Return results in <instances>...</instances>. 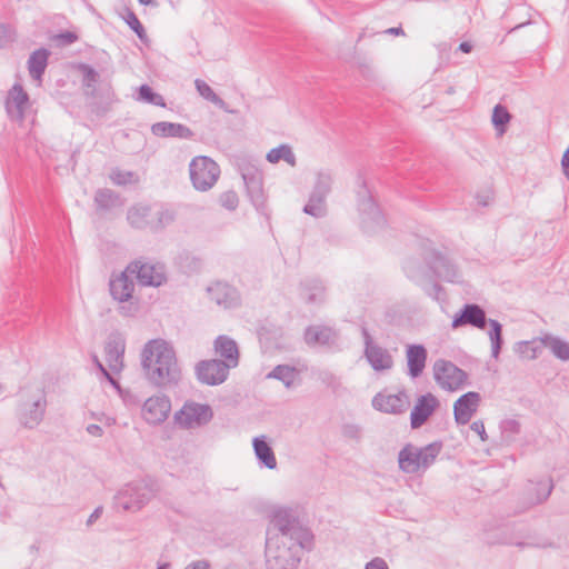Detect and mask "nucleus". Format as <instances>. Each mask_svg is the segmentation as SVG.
<instances>
[{
    "label": "nucleus",
    "mask_w": 569,
    "mask_h": 569,
    "mask_svg": "<svg viewBox=\"0 0 569 569\" xmlns=\"http://www.w3.org/2000/svg\"><path fill=\"white\" fill-rule=\"evenodd\" d=\"M144 378L159 389L176 386L181 370L173 347L163 339H152L144 343Z\"/></svg>",
    "instance_id": "nucleus-1"
},
{
    "label": "nucleus",
    "mask_w": 569,
    "mask_h": 569,
    "mask_svg": "<svg viewBox=\"0 0 569 569\" xmlns=\"http://www.w3.org/2000/svg\"><path fill=\"white\" fill-rule=\"evenodd\" d=\"M134 280L142 284V260L136 259L123 271L112 272L109 280V292L113 300L120 303L119 313L133 317L140 310L139 300H133Z\"/></svg>",
    "instance_id": "nucleus-2"
},
{
    "label": "nucleus",
    "mask_w": 569,
    "mask_h": 569,
    "mask_svg": "<svg viewBox=\"0 0 569 569\" xmlns=\"http://www.w3.org/2000/svg\"><path fill=\"white\" fill-rule=\"evenodd\" d=\"M441 449V441H435L421 448L407 443L398 455L399 468L406 473L426 471L435 462Z\"/></svg>",
    "instance_id": "nucleus-3"
},
{
    "label": "nucleus",
    "mask_w": 569,
    "mask_h": 569,
    "mask_svg": "<svg viewBox=\"0 0 569 569\" xmlns=\"http://www.w3.org/2000/svg\"><path fill=\"white\" fill-rule=\"evenodd\" d=\"M266 557L267 569H296L301 560L300 547L284 539L268 537Z\"/></svg>",
    "instance_id": "nucleus-4"
},
{
    "label": "nucleus",
    "mask_w": 569,
    "mask_h": 569,
    "mask_svg": "<svg viewBox=\"0 0 569 569\" xmlns=\"http://www.w3.org/2000/svg\"><path fill=\"white\" fill-rule=\"evenodd\" d=\"M190 180L199 191L210 190L219 179L220 168L216 161L206 156H199L189 164Z\"/></svg>",
    "instance_id": "nucleus-5"
},
{
    "label": "nucleus",
    "mask_w": 569,
    "mask_h": 569,
    "mask_svg": "<svg viewBox=\"0 0 569 569\" xmlns=\"http://www.w3.org/2000/svg\"><path fill=\"white\" fill-rule=\"evenodd\" d=\"M213 418V411L209 405L186 401L174 416V422L182 429H194L206 426Z\"/></svg>",
    "instance_id": "nucleus-6"
},
{
    "label": "nucleus",
    "mask_w": 569,
    "mask_h": 569,
    "mask_svg": "<svg viewBox=\"0 0 569 569\" xmlns=\"http://www.w3.org/2000/svg\"><path fill=\"white\" fill-rule=\"evenodd\" d=\"M433 377L442 389L449 391L461 389L468 379V375L465 370L445 359H439L435 362Z\"/></svg>",
    "instance_id": "nucleus-7"
},
{
    "label": "nucleus",
    "mask_w": 569,
    "mask_h": 569,
    "mask_svg": "<svg viewBox=\"0 0 569 569\" xmlns=\"http://www.w3.org/2000/svg\"><path fill=\"white\" fill-rule=\"evenodd\" d=\"M47 410L44 392L36 399L22 400L16 409V417L21 427L26 429L37 428L43 420Z\"/></svg>",
    "instance_id": "nucleus-8"
},
{
    "label": "nucleus",
    "mask_w": 569,
    "mask_h": 569,
    "mask_svg": "<svg viewBox=\"0 0 569 569\" xmlns=\"http://www.w3.org/2000/svg\"><path fill=\"white\" fill-rule=\"evenodd\" d=\"M332 177L328 172H319L303 212L315 218H321L327 212L326 198L331 190Z\"/></svg>",
    "instance_id": "nucleus-9"
},
{
    "label": "nucleus",
    "mask_w": 569,
    "mask_h": 569,
    "mask_svg": "<svg viewBox=\"0 0 569 569\" xmlns=\"http://www.w3.org/2000/svg\"><path fill=\"white\" fill-rule=\"evenodd\" d=\"M238 169L247 187L248 196L252 204L259 209L264 206L262 178L258 168L246 159L238 161Z\"/></svg>",
    "instance_id": "nucleus-10"
},
{
    "label": "nucleus",
    "mask_w": 569,
    "mask_h": 569,
    "mask_svg": "<svg viewBox=\"0 0 569 569\" xmlns=\"http://www.w3.org/2000/svg\"><path fill=\"white\" fill-rule=\"evenodd\" d=\"M230 369L219 359L201 360L196 365V376L203 385L218 386L227 380Z\"/></svg>",
    "instance_id": "nucleus-11"
},
{
    "label": "nucleus",
    "mask_w": 569,
    "mask_h": 569,
    "mask_svg": "<svg viewBox=\"0 0 569 569\" xmlns=\"http://www.w3.org/2000/svg\"><path fill=\"white\" fill-rule=\"evenodd\" d=\"M116 510L136 512L142 509V492L140 482L126 483L113 497Z\"/></svg>",
    "instance_id": "nucleus-12"
},
{
    "label": "nucleus",
    "mask_w": 569,
    "mask_h": 569,
    "mask_svg": "<svg viewBox=\"0 0 569 569\" xmlns=\"http://www.w3.org/2000/svg\"><path fill=\"white\" fill-rule=\"evenodd\" d=\"M486 311L477 303H466L459 312L453 316L451 327L457 329L463 326H471L483 330L488 325Z\"/></svg>",
    "instance_id": "nucleus-13"
},
{
    "label": "nucleus",
    "mask_w": 569,
    "mask_h": 569,
    "mask_svg": "<svg viewBox=\"0 0 569 569\" xmlns=\"http://www.w3.org/2000/svg\"><path fill=\"white\" fill-rule=\"evenodd\" d=\"M171 411V400L164 393L144 399V421L150 425L164 422Z\"/></svg>",
    "instance_id": "nucleus-14"
},
{
    "label": "nucleus",
    "mask_w": 569,
    "mask_h": 569,
    "mask_svg": "<svg viewBox=\"0 0 569 569\" xmlns=\"http://www.w3.org/2000/svg\"><path fill=\"white\" fill-rule=\"evenodd\" d=\"M126 351V339L119 331H112L109 333L104 353L106 360L110 370L114 373H119L123 369V357Z\"/></svg>",
    "instance_id": "nucleus-15"
},
{
    "label": "nucleus",
    "mask_w": 569,
    "mask_h": 569,
    "mask_svg": "<svg viewBox=\"0 0 569 569\" xmlns=\"http://www.w3.org/2000/svg\"><path fill=\"white\" fill-rule=\"evenodd\" d=\"M211 301L224 309L236 308L240 305L238 290L229 283L218 281L207 289Z\"/></svg>",
    "instance_id": "nucleus-16"
},
{
    "label": "nucleus",
    "mask_w": 569,
    "mask_h": 569,
    "mask_svg": "<svg viewBox=\"0 0 569 569\" xmlns=\"http://www.w3.org/2000/svg\"><path fill=\"white\" fill-rule=\"evenodd\" d=\"M481 398L476 391H469L459 397L453 405V416L457 425H467L479 407Z\"/></svg>",
    "instance_id": "nucleus-17"
},
{
    "label": "nucleus",
    "mask_w": 569,
    "mask_h": 569,
    "mask_svg": "<svg viewBox=\"0 0 569 569\" xmlns=\"http://www.w3.org/2000/svg\"><path fill=\"white\" fill-rule=\"evenodd\" d=\"M408 406V397L406 392L400 391L396 395L377 393L372 399V407L381 412L400 415L403 413Z\"/></svg>",
    "instance_id": "nucleus-18"
},
{
    "label": "nucleus",
    "mask_w": 569,
    "mask_h": 569,
    "mask_svg": "<svg viewBox=\"0 0 569 569\" xmlns=\"http://www.w3.org/2000/svg\"><path fill=\"white\" fill-rule=\"evenodd\" d=\"M439 406L438 399L430 392L418 398L411 415L410 423L412 429L420 428Z\"/></svg>",
    "instance_id": "nucleus-19"
},
{
    "label": "nucleus",
    "mask_w": 569,
    "mask_h": 569,
    "mask_svg": "<svg viewBox=\"0 0 569 569\" xmlns=\"http://www.w3.org/2000/svg\"><path fill=\"white\" fill-rule=\"evenodd\" d=\"M29 103V96L20 83H14L8 92L4 107L9 117L18 120L24 118V110Z\"/></svg>",
    "instance_id": "nucleus-20"
},
{
    "label": "nucleus",
    "mask_w": 569,
    "mask_h": 569,
    "mask_svg": "<svg viewBox=\"0 0 569 569\" xmlns=\"http://www.w3.org/2000/svg\"><path fill=\"white\" fill-rule=\"evenodd\" d=\"M151 133L159 138H177L190 140L193 138V131L182 123L160 121L151 126Z\"/></svg>",
    "instance_id": "nucleus-21"
},
{
    "label": "nucleus",
    "mask_w": 569,
    "mask_h": 569,
    "mask_svg": "<svg viewBox=\"0 0 569 569\" xmlns=\"http://www.w3.org/2000/svg\"><path fill=\"white\" fill-rule=\"evenodd\" d=\"M299 525V521L286 509H278L273 511L271 518L272 530H277L278 533L273 537L274 539H284L293 532Z\"/></svg>",
    "instance_id": "nucleus-22"
},
{
    "label": "nucleus",
    "mask_w": 569,
    "mask_h": 569,
    "mask_svg": "<svg viewBox=\"0 0 569 569\" xmlns=\"http://www.w3.org/2000/svg\"><path fill=\"white\" fill-rule=\"evenodd\" d=\"M214 351L229 368H236L239 365V349L237 342L228 336H219L214 340Z\"/></svg>",
    "instance_id": "nucleus-23"
},
{
    "label": "nucleus",
    "mask_w": 569,
    "mask_h": 569,
    "mask_svg": "<svg viewBox=\"0 0 569 569\" xmlns=\"http://www.w3.org/2000/svg\"><path fill=\"white\" fill-rule=\"evenodd\" d=\"M408 375L418 378L423 372L427 361V349L422 345H409L406 351Z\"/></svg>",
    "instance_id": "nucleus-24"
},
{
    "label": "nucleus",
    "mask_w": 569,
    "mask_h": 569,
    "mask_svg": "<svg viewBox=\"0 0 569 569\" xmlns=\"http://www.w3.org/2000/svg\"><path fill=\"white\" fill-rule=\"evenodd\" d=\"M93 204L96 212L104 213L124 204L120 194L109 188H100L94 192Z\"/></svg>",
    "instance_id": "nucleus-25"
},
{
    "label": "nucleus",
    "mask_w": 569,
    "mask_h": 569,
    "mask_svg": "<svg viewBox=\"0 0 569 569\" xmlns=\"http://www.w3.org/2000/svg\"><path fill=\"white\" fill-rule=\"evenodd\" d=\"M365 356L376 371L389 370L393 366V359L390 352L379 345L370 346L365 349Z\"/></svg>",
    "instance_id": "nucleus-26"
},
{
    "label": "nucleus",
    "mask_w": 569,
    "mask_h": 569,
    "mask_svg": "<svg viewBox=\"0 0 569 569\" xmlns=\"http://www.w3.org/2000/svg\"><path fill=\"white\" fill-rule=\"evenodd\" d=\"M51 52L47 48H39L31 52L28 59V70L32 79L41 81L48 67Z\"/></svg>",
    "instance_id": "nucleus-27"
},
{
    "label": "nucleus",
    "mask_w": 569,
    "mask_h": 569,
    "mask_svg": "<svg viewBox=\"0 0 569 569\" xmlns=\"http://www.w3.org/2000/svg\"><path fill=\"white\" fill-rule=\"evenodd\" d=\"M539 342L542 347L548 348L557 359L569 360V342L550 333L539 337Z\"/></svg>",
    "instance_id": "nucleus-28"
},
{
    "label": "nucleus",
    "mask_w": 569,
    "mask_h": 569,
    "mask_svg": "<svg viewBox=\"0 0 569 569\" xmlns=\"http://www.w3.org/2000/svg\"><path fill=\"white\" fill-rule=\"evenodd\" d=\"M168 281V273L164 263L144 262V287H160Z\"/></svg>",
    "instance_id": "nucleus-29"
},
{
    "label": "nucleus",
    "mask_w": 569,
    "mask_h": 569,
    "mask_svg": "<svg viewBox=\"0 0 569 569\" xmlns=\"http://www.w3.org/2000/svg\"><path fill=\"white\" fill-rule=\"evenodd\" d=\"M253 450L260 463L269 469L277 467V459L272 448L267 443L264 437H256L253 439Z\"/></svg>",
    "instance_id": "nucleus-30"
},
{
    "label": "nucleus",
    "mask_w": 569,
    "mask_h": 569,
    "mask_svg": "<svg viewBox=\"0 0 569 569\" xmlns=\"http://www.w3.org/2000/svg\"><path fill=\"white\" fill-rule=\"evenodd\" d=\"M332 329L323 326H309L305 331L307 345H328L333 339Z\"/></svg>",
    "instance_id": "nucleus-31"
},
{
    "label": "nucleus",
    "mask_w": 569,
    "mask_h": 569,
    "mask_svg": "<svg viewBox=\"0 0 569 569\" xmlns=\"http://www.w3.org/2000/svg\"><path fill=\"white\" fill-rule=\"evenodd\" d=\"M298 376L299 372L295 367L278 365L267 375V378L280 380L289 389L295 385Z\"/></svg>",
    "instance_id": "nucleus-32"
},
{
    "label": "nucleus",
    "mask_w": 569,
    "mask_h": 569,
    "mask_svg": "<svg viewBox=\"0 0 569 569\" xmlns=\"http://www.w3.org/2000/svg\"><path fill=\"white\" fill-rule=\"evenodd\" d=\"M117 16L123 20L128 27L137 34V37L142 41V23L140 22L137 14L133 12L131 8H129L126 3H120L116 7Z\"/></svg>",
    "instance_id": "nucleus-33"
},
{
    "label": "nucleus",
    "mask_w": 569,
    "mask_h": 569,
    "mask_svg": "<svg viewBox=\"0 0 569 569\" xmlns=\"http://www.w3.org/2000/svg\"><path fill=\"white\" fill-rule=\"evenodd\" d=\"M431 268L437 277L443 278L447 281H455L457 278L456 267L442 256L435 258Z\"/></svg>",
    "instance_id": "nucleus-34"
},
{
    "label": "nucleus",
    "mask_w": 569,
    "mask_h": 569,
    "mask_svg": "<svg viewBox=\"0 0 569 569\" xmlns=\"http://www.w3.org/2000/svg\"><path fill=\"white\" fill-rule=\"evenodd\" d=\"M488 325L490 326L488 335L491 341V357L498 359L503 345L502 326L495 319H489Z\"/></svg>",
    "instance_id": "nucleus-35"
},
{
    "label": "nucleus",
    "mask_w": 569,
    "mask_h": 569,
    "mask_svg": "<svg viewBox=\"0 0 569 569\" xmlns=\"http://www.w3.org/2000/svg\"><path fill=\"white\" fill-rule=\"evenodd\" d=\"M267 160L270 163H277L280 160H284L291 167L296 166V157L292 152L291 147L288 144H280L279 147L271 149L267 153Z\"/></svg>",
    "instance_id": "nucleus-36"
},
{
    "label": "nucleus",
    "mask_w": 569,
    "mask_h": 569,
    "mask_svg": "<svg viewBox=\"0 0 569 569\" xmlns=\"http://www.w3.org/2000/svg\"><path fill=\"white\" fill-rule=\"evenodd\" d=\"M313 536L309 529H306L298 525L293 532L288 537V542H293L300 547V555L303 549H310L312 546Z\"/></svg>",
    "instance_id": "nucleus-37"
},
{
    "label": "nucleus",
    "mask_w": 569,
    "mask_h": 569,
    "mask_svg": "<svg viewBox=\"0 0 569 569\" xmlns=\"http://www.w3.org/2000/svg\"><path fill=\"white\" fill-rule=\"evenodd\" d=\"M111 181L117 186H128V184H138L140 181L139 174L133 171L121 170L119 168H114L110 172Z\"/></svg>",
    "instance_id": "nucleus-38"
},
{
    "label": "nucleus",
    "mask_w": 569,
    "mask_h": 569,
    "mask_svg": "<svg viewBox=\"0 0 569 569\" xmlns=\"http://www.w3.org/2000/svg\"><path fill=\"white\" fill-rule=\"evenodd\" d=\"M511 119V114L508 109L502 104H497L492 111V124L499 134H503L507 129V124Z\"/></svg>",
    "instance_id": "nucleus-39"
},
{
    "label": "nucleus",
    "mask_w": 569,
    "mask_h": 569,
    "mask_svg": "<svg viewBox=\"0 0 569 569\" xmlns=\"http://www.w3.org/2000/svg\"><path fill=\"white\" fill-rule=\"evenodd\" d=\"M370 211L363 217V228L367 231H373V227H383L386 223L385 217L382 216L380 209L375 204H369Z\"/></svg>",
    "instance_id": "nucleus-40"
},
{
    "label": "nucleus",
    "mask_w": 569,
    "mask_h": 569,
    "mask_svg": "<svg viewBox=\"0 0 569 569\" xmlns=\"http://www.w3.org/2000/svg\"><path fill=\"white\" fill-rule=\"evenodd\" d=\"M174 220V213L173 211L167 209V208H158L153 217L148 221L151 228L153 229H161L169 223H171Z\"/></svg>",
    "instance_id": "nucleus-41"
},
{
    "label": "nucleus",
    "mask_w": 569,
    "mask_h": 569,
    "mask_svg": "<svg viewBox=\"0 0 569 569\" xmlns=\"http://www.w3.org/2000/svg\"><path fill=\"white\" fill-rule=\"evenodd\" d=\"M542 346L539 342V338L532 341H522L519 343V353L527 359H536L541 353Z\"/></svg>",
    "instance_id": "nucleus-42"
},
{
    "label": "nucleus",
    "mask_w": 569,
    "mask_h": 569,
    "mask_svg": "<svg viewBox=\"0 0 569 569\" xmlns=\"http://www.w3.org/2000/svg\"><path fill=\"white\" fill-rule=\"evenodd\" d=\"M78 71L81 72L86 87H93L100 79L99 72L88 63H79Z\"/></svg>",
    "instance_id": "nucleus-43"
},
{
    "label": "nucleus",
    "mask_w": 569,
    "mask_h": 569,
    "mask_svg": "<svg viewBox=\"0 0 569 569\" xmlns=\"http://www.w3.org/2000/svg\"><path fill=\"white\" fill-rule=\"evenodd\" d=\"M194 86H196V89L197 91L199 92V94L201 97H203L206 100L214 103V104H222L223 101L222 99H220L216 92L211 89V87L204 82L203 80L201 79H196L194 81Z\"/></svg>",
    "instance_id": "nucleus-44"
},
{
    "label": "nucleus",
    "mask_w": 569,
    "mask_h": 569,
    "mask_svg": "<svg viewBox=\"0 0 569 569\" xmlns=\"http://www.w3.org/2000/svg\"><path fill=\"white\" fill-rule=\"evenodd\" d=\"M552 489H553V482H552L551 478L537 482V485H536L537 495H536L533 502L541 503V502L546 501L549 498V496L551 495Z\"/></svg>",
    "instance_id": "nucleus-45"
},
{
    "label": "nucleus",
    "mask_w": 569,
    "mask_h": 569,
    "mask_svg": "<svg viewBox=\"0 0 569 569\" xmlns=\"http://www.w3.org/2000/svg\"><path fill=\"white\" fill-rule=\"evenodd\" d=\"M500 429L506 440L512 441L515 436L520 432V423L516 419H506L501 421Z\"/></svg>",
    "instance_id": "nucleus-46"
},
{
    "label": "nucleus",
    "mask_w": 569,
    "mask_h": 569,
    "mask_svg": "<svg viewBox=\"0 0 569 569\" xmlns=\"http://www.w3.org/2000/svg\"><path fill=\"white\" fill-rule=\"evenodd\" d=\"M406 272H407L408 278L411 279L412 281H415L419 286H423V281L427 278L429 280H431V278L427 271L422 270V268H420V267L415 266L413 263H409L406 267Z\"/></svg>",
    "instance_id": "nucleus-47"
},
{
    "label": "nucleus",
    "mask_w": 569,
    "mask_h": 569,
    "mask_svg": "<svg viewBox=\"0 0 569 569\" xmlns=\"http://www.w3.org/2000/svg\"><path fill=\"white\" fill-rule=\"evenodd\" d=\"M219 202L224 209L233 211L239 206V197L236 191L228 190L220 194Z\"/></svg>",
    "instance_id": "nucleus-48"
},
{
    "label": "nucleus",
    "mask_w": 569,
    "mask_h": 569,
    "mask_svg": "<svg viewBox=\"0 0 569 569\" xmlns=\"http://www.w3.org/2000/svg\"><path fill=\"white\" fill-rule=\"evenodd\" d=\"M79 36L74 31H61L52 37L58 47H67L78 41Z\"/></svg>",
    "instance_id": "nucleus-49"
},
{
    "label": "nucleus",
    "mask_w": 569,
    "mask_h": 569,
    "mask_svg": "<svg viewBox=\"0 0 569 569\" xmlns=\"http://www.w3.org/2000/svg\"><path fill=\"white\" fill-rule=\"evenodd\" d=\"M16 40V30L9 23H0V49Z\"/></svg>",
    "instance_id": "nucleus-50"
},
{
    "label": "nucleus",
    "mask_w": 569,
    "mask_h": 569,
    "mask_svg": "<svg viewBox=\"0 0 569 569\" xmlns=\"http://www.w3.org/2000/svg\"><path fill=\"white\" fill-rule=\"evenodd\" d=\"M127 220L133 228L142 227V209L139 206H133L128 210Z\"/></svg>",
    "instance_id": "nucleus-51"
},
{
    "label": "nucleus",
    "mask_w": 569,
    "mask_h": 569,
    "mask_svg": "<svg viewBox=\"0 0 569 569\" xmlns=\"http://www.w3.org/2000/svg\"><path fill=\"white\" fill-rule=\"evenodd\" d=\"M144 102L152 103L158 107H166L164 99L161 94L156 93L149 86L144 84Z\"/></svg>",
    "instance_id": "nucleus-52"
},
{
    "label": "nucleus",
    "mask_w": 569,
    "mask_h": 569,
    "mask_svg": "<svg viewBox=\"0 0 569 569\" xmlns=\"http://www.w3.org/2000/svg\"><path fill=\"white\" fill-rule=\"evenodd\" d=\"M305 299L308 303H316L322 301L323 288L321 286H315L308 289Z\"/></svg>",
    "instance_id": "nucleus-53"
},
{
    "label": "nucleus",
    "mask_w": 569,
    "mask_h": 569,
    "mask_svg": "<svg viewBox=\"0 0 569 569\" xmlns=\"http://www.w3.org/2000/svg\"><path fill=\"white\" fill-rule=\"evenodd\" d=\"M470 429L475 431L477 435H479L480 439L482 441H486L488 439V436L486 433L485 425L481 420L473 421L470 425Z\"/></svg>",
    "instance_id": "nucleus-54"
},
{
    "label": "nucleus",
    "mask_w": 569,
    "mask_h": 569,
    "mask_svg": "<svg viewBox=\"0 0 569 569\" xmlns=\"http://www.w3.org/2000/svg\"><path fill=\"white\" fill-rule=\"evenodd\" d=\"M119 396L123 400L124 405L128 407L137 406L139 403L138 397L132 395L129 390H123L122 393H120Z\"/></svg>",
    "instance_id": "nucleus-55"
},
{
    "label": "nucleus",
    "mask_w": 569,
    "mask_h": 569,
    "mask_svg": "<svg viewBox=\"0 0 569 569\" xmlns=\"http://www.w3.org/2000/svg\"><path fill=\"white\" fill-rule=\"evenodd\" d=\"M365 569H389L387 562L379 557L373 558L366 565Z\"/></svg>",
    "instance_id": "nucleus-56"
},
{
    "label": "nucleus",
    "mask_w": 569,
    "mask_h": 569,
    "mask_svg": "<svg viewBox=\"0 0 569 569\" xmlns=\"http://www.w3.org/2000/svg\"><path fill=\"white\" fill-rule=\"evenodd\" d=\"M443 291V288L438 283V282H433V284L431 286V288L429 289H426V292L429 297L436 299V300H439V295Z\"/></svg>",
    "instance_id": "nucleus-57"
},
{
    "label": "nucleus",
    "mask_w": 569,
    "mask_h": 569,
    "mask_svg": "<svg viewBox=\"0 0 569 569\" xmlns=\"http://www.w3.org/2000/svg\"><path fill=\"white\" fill-rule=\"evenodd\" d=\"M112 387L113 389L120 395L124 389L120 386L119 381L112 377L110 372H106V377H103Z\"/></svg>",
    "instance_id": "nucleus-58"
},
{
    "label": "nucleus",
    "mask_w": 569,
    "mask_h": 569,
    "mask_svg": "<svg viewBox=\"0 0 569 569\" xmlns=\"http://www.w3.org/2000/svg\"><path fill=\"white\" fill-rule=\"evenodd\" d=\"M210 565L207 560H197L189 563L184 569H209Z\"/></svg>",
    "instance_id": "nucleus-59"
},
{
    "label": "nucleus",
    "mask_w": 569,
    "mask_h": 569,
    "mask_svg": "<svg viewBox=\"0 0 569 569\" xmlns=\"http://www.w3.org/2000/svg\"><path fill=\"white\" fill-rule=\"evenodd\" d=\"M92 362L97 370L101 373L102 377H106V372H110L99 360L98 356L96 353L92 355Z\"/></svg>",
    "instance_id": "nucleus-60"
},
{
    "label": "nucleus",
    "mask_w": 569,
    "mask_h": 569,
    "mask_svg": "<svg viewBox=\"0 0 569 569\" xmlns=\"http://www.w3.org/2000/svg\"><path fill=\"white\" fill-rule=\"evenodd\" d=\"M87 432L94 437H101L103 435V429L96 423H91L87 427Z\"/></svg>",
    "instance_id": "nucleus-61"
},
{
    "label": "nucleus",
    "mask_w": 569,
    "mask_h": 569,
    "mask_svg": "<svg viewBox=\"0 0 569 569\" xmlns=\"http://www.w3.org/2000/svg\"><path fill=\"white\" fill-rule=\"evenodd\" d=\"M102 511H103V507L102 506H98L92 511V513L89 516V518L87 520V525L88 526L92 525L102 515Z\"/></svg>",
    "instance_id": "nucleus-62"
},
{
    "label": "nucleus",
    "mask_w": 569,
    "mask_h": 569,
    "mask_svg": "<svg viewBox=\"0 0 569 569\" xmlns=\"http://www.w3.org/2000/svg\"><path fill=\"white\" fill-rule=\"evenodd\" d=\"M477 203L481 207H487L491 203L492 197L490 194H477Z\"/></svg>",
    "instance_id": "nucleus-63"
},
{
    "label": "nucleus",
    "mask_w": 569,
    "mask_h": 569,
    "mask_svg": "<svg viewBox=\"0 0 569 569\" xmlns=\"http://www.w3.org/2000/svg\"><path fill=\"white\" fill-rule=\"evenodd\" d=\"M362 336L365 339V349H369L370 346L377 345L372 341V337L370 336V333L368 332V330L366 328H362Z\"/></svg>",
    "instance_id": "nucleus-64"
}]
</instances>
